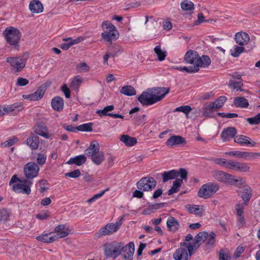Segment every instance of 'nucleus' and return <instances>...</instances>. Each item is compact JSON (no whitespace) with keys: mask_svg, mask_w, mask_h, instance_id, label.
Segmentation results:
<instances>
[{"mask_svg":"<svg viewBox=\"0 0 260 260\" xmlns=\"http://www.w3.org/2000/svg\"><path fill=\"white\" fill-rule=\"evenodd\" d=\"M93 123L89 122L84 123L77 126V131L82 132H89L92 131Z\"/></svg>","mask_w":260,"mask_h":260,"instance_id":"obj_48","label":"nucleus"},{"mask_svg":"<svg viewBox=\"0 0 260 260\" xmlns=\"http://www.w3.org/2000/svg\"><path fill=\"white\" fill-rule=\"evenodd\" d=\"M30 11L34 13H40L43 11V6L38 0H33L29 4Z\"/></svg>","mask_w":260,"mask_h":260,"instance_id":"obj_26","label":"nucleus"},{"mask_svg":"<svg viewBox=\"0 0 260 260\" xmlns=\"http://www.w3.org/2000/svg\"><path fill=\"white\" fill-rule=\"evenodd\" d=\"M54 232L56 234H53L56 238V239L67 237L69 235V229L66 228L64 224H59L54 229Z\"/></svg>","mask_w":260,"mask_h":260,"instance_id":"obj_20","label":"nucleus"},{"mask_svg":"<svg viewBox=\"0 0 260 260\" xmlns=\"http://www.w3.org/2000/svg\"><path fill=\"white\" fill-rule=\"evenodd\" d=\"M120 93L125 95L132 96L136 94V90L131 85H125L121 88Z\"/></svg>","mask_w":260,"mask_h":260,"instance_id":"obj_42","label":"nucleus"},{"mask_svg":"<svg viewBox=\"0 0 260 260\" xmlns=\"http://www.w3.org/2000/svg\"><path fill=\"white\" fill-rule=\"evenodd\" d=\"M152 92L143 91L138 98V101L143 106H149L162 100L170 91V88L165 87H155Z\"/></svg>","mask_w":260,"mask_h":260,"instance_id":"obj_2","label":"nucleus"},{"mask_svg":"<svg viewBox=\"0 0 260 260\" xmlns=\"http://www.w3.org/2000/svg\"><path fill=\"white\" fill-rule=\"evenodd\" d=\"M207 159L208 160L213 161L214 163L226 168L228 160H226L225 158H208Z\"/></svg>","mask_w":260,"mask_h":260,"instance_id":"obj_52","label":"nucleus"},{"mask_svg":"<svg viewBox=\"0 0 260 260\" xmlns=\"http://www.w3.org/2000/svg\"><path fill=\"white\" fill-rule=\"evenodd\" d=\"M181 7L184 11H190L194 9V5L189 1L185 0L181 2Z\"/></svg>","mask_w":260,"mask_h":260,"instance_id":"obj_50","label":"nucleus"},{"mask_svg":"<svg viewBox=\"0 0 260 260\" xmlns=\"http://www.w3.org/2000/svg\"><path fill=\"white\" fill-rule=\"evenodd\" d=\"M137 188L143 191L152 190L156 185V182L151 177H145L141 178L137 184Z\"/></svg>","mask_w":260,"mask_h":260,"instance_id":"obj_8","label":"nucleus"},{"mask_svg":"<svg viewBox=\"0 0 260 260\" xmlns=\"http://www.w3.org/2000/svg\"><path fill=\"white\" fill-rule=\"evenodd\" d=\"M100 151V146L96 141L91 142L89 146L85 150V154L91 156L92 155L97 153Z\"/></svg>","mask_w":260,"mask_h":260,"instance_id":"obj_27","label":"nucleus"},{"mask_svg":"<svg viewBox=\"0 0 260 260\" xmlns=\"http://www.w3.org/2000/svg\"><path fill=\"white\" fill-rule=\"evenodd\" d=\"M51 104L53 109L56 111H61L63 109L64 101L60 96H57L53 98L51 100Z\"/></svg>","mask_w":260,"mask_h":260,"instance_id":"obj_21","label":"nucleus"},{"mask_svg":"<svg viewBox=\"0 0 260 260\" xmlns=\"http://www.w3.org/2000/svg\"><path fill=\"white\" fill-rule=\"evenodd\" d=\"M39 143V137L34 134H31L25 141V144L29 145L32 150L38 149Z\"/></svg>","mask_w":260,"mask_h":260,"instance_id":"obj_22","label":"nucleus"},{"mask_svg":"<svg viewBox=\"0 0 260 260\" xmlns=\"http://www.w3.org/2000/svg\"><path fill=\"white\" fill-rule=\"evenodd\" d=\"M184 179L176 178L173 182V186L168 190V195L170 196L179 190V187L182 185Z\"/></svg>","mask_w":260,"mask_h":260,"instance_id":"obj_38","label":"nucleus"},{"mask_svg":"<svg viewBox=\"0 0 260 260\" xmlns=\"http://www.w3.org/2000/svg\"><path fill=\"white\" fill-rule=\"evenodd\" d=\"M246 121L251 125L258 124L260 123V113L254 117L247 118Z\"/></svg>","mask_w":260,"mask_h":260,"instance_id":"obj_53","label":"nucleus"},{"mask_svg":"<svg viewBox=\"0 0 260 260\" xmlns=\"http://www.w3.org/2000/svg\"><path fill=\"white\" fill-rule=\"evenodd\" d=\"M200 55L194 50H190L186 52L184 55V60L186 63L190 64L197 63Z\"/></svg>","mask_w":260,"mask_h":260,"instance_id":"obj_17","label":"nucleus"},{"mask_svg":"<svg viewBox=\"0 0 260 260\" xmlns=\"http://www.w3.org/2000/svg\"><path fill=\"white\" fill-rule=\"evenodd\" d=\"M236 171L239 172H247L250 170V167L246 162L237 161Z\"/></svg>","mask_w":260,"mask_h":260,"instance_id":"obj_47","label":"nucleus"},{"mask_svg":"<svg viewBox=\"0 0 260 260\" xmlns=\"http://www.w3.org/2000/svg\"><path fill=\"white\" fill-rule=\"evenodd\" d=\"M209 20L205 19V17L204 16L203 13H200L198 14V19L194 22V24L196 25H198L200 24L202 22H208Z\"/></svg>","mask_w":260,"mask_h":260,"instance_id":"obj_62","label":"nucleus"},{"mask_svg":"<svg viewBox=\"0 0 260 260\" xmlns=\"http://www.w3.org/2000/svg\"><path fill=\"white\" fill-rule=\"evenodd\" d=\"M155 53L157 55L158 59L159 61H163L165 59L167 56V52L162 51L160 48V46H156L154 49Z\"/></svg>","mask_w":260,"mask_h":260,"instance_id":"obj_46","label":"nucleus"},{"mask_svg":"<svg viewBox=\"0 0 260 260\" xmlns=\"http://www.w3.org/2000/svg\"><path fill=\"white\" fill-rule=\"evenodd\" d=\"M36 217L40 220H45L50 217V212L46 210L44 213L36 214Z\"/></svg>","mask_w":260,"mask_h":260,"instance_id":"obj_64","label":"nucleus"},{"mask_svg":"<svg viewBox=\"0 0 260 260\" xmlns=\"http://www.w3.org/2000/svg\"><path fill=\"white\" fill-rule=\"evenodd\" d=\"M108 51L111 54V56L114 57L123 52V49L121 46L116 44L110 43L108 48Z\"/></svg>","mask_w":260,"mask_h":260,"instance_id":"obj_30","label":"nucleus"},{"mask_svg":"<svg viewBox=\"0 0 260 260\" xmlns=\"http://www.w3.org/2000/svg\"><path fill=\"white\" fill-rule=\"evenodd\" d=\"M36 239L46 243H51L57 240L54 235H51V233L38 236L36 237Z\"/></svg>","mask_w":260,"mask_h":260,"instance_id":"obj_33","label":"nucleus"},{"mask_svg":"<svg viewBox=\"0 0 260 260\" xmlns=\"http://www.w3.org/2000/svg\"><path fill=\"white\" fill-rule=\"evenodd\" d=\"M234 104L236 107L247 108L249 106L248 100L244 97H236L234 99Z\"/></svg>","mask_w":260,"mask_h":260,"instance_id":"obj_39","label":"nucleus"},{"mask_svg":"<svg viewBox=\"0 0 260 260\" xmlns=\"http://www.w3.org/2000/svg\"><path fill=\"white\" fill-rule=\"evenodd\" d=\"M24 108L23 104L21 102H17L13 104L5 107L6 113L11 112H19Z\"/></svg>","mask_w":260,"mask_h":260,"instance_id":"obj_36","label":"nucleus"},{"mask_svg":"<svg viewBox=\"0 0 260 260\" xmlns=\"http://www.w3.org/2000/svg\"><path fill=\"white\" fill-rule=\"evenodd\" d=\"M3 35L7 43L13 46L15 49H18L19 48L21 33L18 28L13 26L8 27L3 31Z\"/></svg>","mask_w":260,"mask_h":260,"instance_id":"obj_3","label":"nucleus"},{"mask_svg":"<svg viewBox=\"0 0 260 260\" xmlns=\"http://www.w3.org/2000/svg\"><path fill=\"white\" fill-rule=\"evenodd\" d=\"M146 115H139L134 118V121L138 125L144 124L146 122Z\"/></svg>","mask_w":260,"mask_h":260,"instance_id":"obj_58","label":"nucleus"},{"mask_svg":"<svg viewBox=\"0 0 260 260\" xmlns=\"http://www.w3.org/2000/svg\"><path fill=\"white\" fill-rule=\"evenodd\" d=\"M187 211L191 214H194L196 215L201 216L203 213V210L198 207L197 205H193L189 207L187 209Z\"/></svg>","mask_w":260,"mask_h":260,"instance_id":"obj_49","label":"nucleus"},{"mask_svg":"<svg viewBox=\"0 0 260 260\" xmlns=\"http://www.w3.org/2000/svg\"><path fill=\"white\" fill-rule=\"evenodd\" d=\"M208 236H209V238L206 243V246H212L214 245L215 243V234L214 232H211L210 233Z\"/></svg>","mask_w":260,"mask_h":260,"instance_id":"obj_59","label":"nucleus"},{"mask_svg":"<svg viewBox=\"0 0 260 260\" xmlns=\"http://www.w3.org/2000/svg\"><path fill=\"white\" fill-rule=\"evenodd\" d=\"M229 185L238 187L240 189L241 187L246 185V182L242 178L238 177L236 178L235 176L232 175V177L230 180Z\"/></svg>","mask_w":260,"mask_h":260,"instance_id":"obj_37","label":"nucleus"},{"mask_svg":"<svg viewBox=\"0 0 260 260\" xmlns=\"http://www.w3.org/2000/svg\"><path fill=\"white\" fill-rule=\"evenodd\" d=\"M114 109V106L113 105H110L105 107L102 110H99L96 111V113L101 117H102L105 116H109V114H111V113H109V112H111Z\"/></svg>","mask_w":260,"mask_h":260,"instance_id":"obj_44","label":"nucleus"},{"mask_svg":"<svg viewBox=\"0 0 260 260\" xmlns=\"http://www.w3.org/2000/svg\"><path fill=\"white\" fill-rule=\"evenodd\" d=\"M13 190L18 193L29 194L31 192L30 186L23 184H15L12 186Z\"/></svg>","mask_w":260,"mask_h":260,"instance_id":"obj_24","label":"nucleus"},{"mask_svg":"<svg viewBox=\"0 0 260 260\" xmlns=\"http://www.w3.org/2000/svg\"><path fill=\"white\" fill-rule=\"evenodd\" d=\"M209 234L206 231L199 232L194 237L193 243L199 247L208 237Z\"/></svg>","mask_w":260,"mask_h":260,"instance_id":"obj_28","label":"nucleus"},{"mask_svg":"<svg viewBox=\"0 0 260 260\" xmlns=\"http://www.w3.org/2000/svg\"><path fill=\"white\" fill-rule=\"evenodd\" d=\"M102 27L104 30H114L115 26L108 21H104L102 24Z\"/></svg>","mask_w":260,"mask_h":260,"instance_id":"obj_61","label":"nucleus"},{"mask_svg":"<svg viewBox=\"0 0 260 260\" xmlns=\"http://www.w3.org/2000/svg\"><path fill=\"white\" fill-rule=\"evenodd\" d=\"M120 140L123 142L126 146H133L137 143V139L135 137H130L127 135H123L121 136Z\"/></svg>","mask_w":260,"mask_h":260,"instance_id":"obj_34","label":"nucleus"},{"mask_svg":"<svg viewBox=\"0 0 260 260\" xmlns=\"http://www.w3.org/2000/svg\"><path fill=\"white\" fill-rule=\"evenodd\" d=\"M50 83L48 85L47 83L43 84L39 86L36 91L30 94V101H38L41 99L47 89L49 86Z\"/></svg>","mask_w":260,"mask_h":260,"instance_id":"obj_15","label":"nucleus"},{"mask_svg":"<svg viewBox=\"0 0 260 260\" xmlns=\"http://www.w3.org/2000/svg\"><path fill=\"white\" fill-rule=\"evenodd\" d=\"M91 157V160L96 165H100L105 160L104 153L99 151V152L92 155Z\"/></svg>","mask_w":260,"mask_h":260,"instance_id":"obj_41","label":"nucleus"},{"mask_svg":"<svg viewBox=\"0 0 260 260\" xmlns=\"http://www.w3.org/2000/svg\"><path fill=\"white\" fill-rule=\"evenodd\" d=\"M239 192L242 193L241 197L242 198L244 204L247 205V204L249 202L251 196H252V191L250 187L246 184L241 187V189L239 190Z\"/></svg>","mask_w":260,"mask_h":260,"instance_id":"obj_19","label":"nucleus"},{"mask_svg":"<svg viewBox=\"0 0 260 260\" xmlns=\"http://www.w3.org/2000/svg\"><path fill=\"white\" fill-rule=\"evenodd\" d=\"M40 168L35 162L27 163L24 167V174L28 179H33L38 175Z\"/></svg>","mask_w":260,"mask_h":260,"instance_id":"obj_9","label":"nucleus"},{"mask_svg":"<svg viewBox=\"0 0 260 260\" xmlns=\"http://www.w3.org/2000/svg\"><path fill=\"white\" fill-rule=\"evenodd\" d=\"M17 138L16 137H14L12 139H10L5 142L2 143V145L4 147H9L13 145L17 142Z\"/></svg>","mask_w":260,"mask_h":260,"instance_id":"obj_63","label":"nucleus"},{"mask_svg":"<svg viewBox=\"0 0 260 260\" xmlns=\"http://www.w3.org/2000/svg\"><path fill=\"white\" fill-rule=\"evenodd\" d=\"M217 110L211 102L206 103L203 107V116L207 118H215L216 115L214 112Z\"/></svg>","mask_w":260,"mask_h":260,"instance_id":"obj_12","label":"nucleus"},{"mask_svg":"<svg viewBox=\"0 0 260 260\" xmlns=\"http://www.w3.org/2000/svg\"><path fill=\"white\" fill-rule=\"evenodd\" d=\"M219 185L216 183L209 182L203 185L199 189V197L207 199L211 197L218 189Z\"/></svg>","mask_w":260,"mask_h":260,"instance_id":"obj_4","label":"nucleus"},{"mask_svg":"<svg viewBox=\"0 0 260 260\" xmlns=\"http://www.w3.org/2000/svg\"><path fill=\"white\" fill-rule=\"evenodd\" d=\"M105 254L106 256L115 258L119 255L121 251L126 252L124 255V258L127 260H132L135 251V245L133 242L124 246L122 242L113 241L106 243L104 245Z\"/></svg>","mask_w":260,"mask_h":260,"instance_id":"obj_1","label":"nucleus"},{"mask_svg":"<svg viewBox=\"0 0 260 260\" xmlns=\"http://www.w3.org/2000/svg\"><path fill=\"white\" fill-rule=\"evenodd\" d=\"M229 84L230 86H232L234 89H237V90H238V89H240L243 86V83L240 80L235 81L231 80Z\"/></svg>","mask_w":260,"mask_h":260,"instance_id":"obj_56","label":"nucleus"},{"mask_svg":"<svg viewBox=\"0 0 260 260\" xmlns=\"http://www.w3.org/2000/svg\"><path fill=\"white\" fill-rule=\"evenodd\" d=\"M46 159L47 156L45 154L39 153L37 155V164L42 166L45 164Z\"/></svg>","mask_w":260,"mask_h":260,"instance_id":"obj_55","label":"nucleus"},{"mask_svg":"<svg viewBox=\"0 0 260 260\" xmlns=\"http://www.w3.org/2000/svg\"><path fill=\"white\" fill-rule=\"evenodd\" d=\"M122 218H121L120 220L117 221L115 223H109L107 224L96 233V237L99 238L101 236L110 235L116 232L122 224Z\"/></svg>","mask_w":260,"mask_h":260,"instance_id":"obj_7","label":"nucleus"},{"mask_svg":"<svg viewBox=\"0 0 260 260\" xmlns=\"http://www.w3.org/2000/svg\"><path fill=\"white\" fill-rule=\"evenodd\" d=\"M181 247H183V248L186 247L187 248V250L188 252V254L189 256H191L193 253V250H197L199 247L196 246L194 244L192 243H188L187 244L186 242H181L180 244Z\"/></svg>","mask_w":260,"mask_h":260,"instance_id":"obj_45","label":"nucleus"},{"mask_svg":"<svg viewBox=\"0 0 260 260\" xmlns=\"http://www.w3.org/2000/svg\"><path fill=\"white\" fill-rule=\"evenodd\" d=\"M147 204L149 205L148 207L145 209L142 212V214L144 215L150 214L151 213L155 212L158 209L165 206L164 203H156L151 205H150L149 203H148Z\"/></svg>","mask_w":260,"mask_h":260,"instance_id":"obj_29","label":"nucleus"},{"mask_svg":"<svg viewBox=\"0 0 260 260\" xmlns=\"http://www.w3.org/2000/svg\"><path fill=\"white\" fill-rule=\"evenodd\" d=\"M84 40L82 37H79L75 39H72L71 38H67L63 39V41L66 42V43H62L60 47L64 50H68L71 46L73 45L77 44Z\"/></svg>","mask_w":260,"mask_h":260,"instance_id":"obj_14","label":"nucleus"},{"mask_svg":"<svg viewBox=\"0 0 260 260\" xmlns=\"http://www.w3.org/2000/svg\"><path fill=\"white\" fill-rule=\"evenodd\" d=\"M101 37L102 38L109 42L112 43L113 40H116L119 38V32L116 28L113 30H105L104 32L102 33Z\"/></svg>","mask_w":260,"mask_h":260,"instance_id":"obj_11","label":"nucleus"},{"mask_svg":"<svg viewBox=\"0 0 260 260\" xmlns=\"http://www.w3.org/2000/svg\"><path fill=\"white\" fill-rule=\"evenodd\" d=\"M235 51L231 53V55L234 57H238L241 53L244 52V48L242 46H238L235 45L234 47Z\"/></svg>","mask_w":260,"mask_h":260,"instance_id":"obj_57","label":"nucleus"},{"mask_svg":"<svg viewBox=\"0 0 260 260\" xmlns=\"http://www.w3.org/2000/svg\"><path fill=\"white\" fill-rule=\"evenodd\" d=\"M211 63V59L209 56L208 55H203L202 57H199L197 63V65L199 66V68H206L208 67Z\"/></svg>","mask_w":260,"mask_h":260,"instance_id":"obj_40","label":"nucleus"},{"mask_svg":"<svg viewBox=\"0 0 260 260\" xmlns=\"http://www.w3.org/2000/svg\"><path fill=\"white\" fill-rule=\"evenodd\" d=\"M167 225L170 231L175 232L178 230L179 224L177 220L173 216L168 218L167 221Z\"/></svg>","mask_w":260,"mask_h":260,"instance_id":"obj_32","label":"nucleus"},{"mask_svg":"<svg viewBox=\"0 0 260 260\" xmlns=\"http://www.w3.org/2000/svg\"><path fill=\"white\" fill-rule=\"evenodd\" d=\"M235 40L237 44L243 46L249 41L248 35L244 32H239L235 35Z\"/></svg>","mask_w":260,"mask_h":260,"instance_id":"obj_23","label":"nucleus"},{"mask_svg":"<svg viewBox=\"0 0 260 260\" xmlns=\"http://www.w3.org/2000/svg\"><path fill=\"white\" fill-rule=\"evenodd\" d=\"M187 175L188 172L184 168H180L178 171L172 170L169 171H166L161 175L164 182H166L169 180L174 179L178 176H180L181 179H186Z\"/></svg>","mask_w":260,"mask_h":260,"instance_id":"obj_6","label":"nucleus"},{"mask_svg":"<svg viewBox=\"0 0 260 260\" xmlns=\"http://www.w3.org/2000/svg\"><path fill=\"white\" fill-rule=\"evenodd\" d=\"M86 159V157L85 155H79L75 157L71 158L67 162V164L69 165L75 164L77 166H80L85 164Z\"/></svg>","mask_w":260,"mask_h":260,"instance_id":"obj_31","label":"nucleus"},{"mask_svg":"<svg viewBox=\"0 0 260 260\" xmlns=\"http://www.w3.org/2000/svg\"><path fill=\"white\" fill-rule=\"evenodd\" d=\"M35 132L39 135L44 137L45 138L49 139L51 135L47 131V128L41 124H37L34 127Z\"/></svg>","mask_w":260,"mask_h":260,"instance_id":"obj_35","label":"nucleus"},{"mask_svg":"<svg viewBox=\"0 0 260 260\" xmlns=\"http://www.w3.org/2000/svg\"><path fill=\"white\" fill-rule=\"evenodd\" d=\"M173 256L175 260H188L187 252L183 247L176 249Z\"/></svg>","mask_w":260,"mask_h":260,"instance_id":"obj_25","label":"nucleus"},{"mask_svg":"<svg viewBox=\"0 0 260 260\" xmlns=\"http://www.w3.org/2000/svg\"><path fill=\"white\" fill-rule=\"evenodd\" d=\"M237 133L236 128L234 127H228L223 129L221 134L222 141H229L230 139L235 138Z\"/></svg>","mask_w":260,"mask_h":260,"instance_id":"obj_10","label":"nucleus"},{"mask_svg":"<svg viewBox=\"0 0 260 260\" xmlns=\"http://www.w3.org/2000/svg\"><path fill=\"white\" fill-rule=\"evenodd\" d=\"M227 100V98L225 96H220L216 99L214 102H211L213 104L214 107L215 109L218 110L221 108Z\"/></svg>","mask_w":260,"mask_h":260,"instance_id":"obj_43","label":"nucleus"},{"mask_svg":"<svg viewBox=\"0 0 260 260\" xmlns=\"http://www.w3.org/2000/svg\"><path fill=\"white\" fill-rule=\"evenodd\" d=\"M10 215V212L9 210L5 208H3L0 210V217L1 220L6 222L8 221L9 220Z\"/></svg>","mask_w":260,"mask_h":260,"instance_id":"obj_51","label":"nucleus"},{"mask_svg":"<svg viewBox=\"0 0 260 260\" xmlns=\"http://www.w3.org/2000/svg\"><path fill=\"white\" fill-rule=\"evenodd\" d=\"M225 154L229 156H234L238 158H245L247 157L255 158L256 156H260V153H253L243 152L240 151H233L225 152Z\"/></svg>","mask_w":260,"mask_h":260,"instance_id":"obj_13","label":"nucleus"},{"mask_svg":"<svg viewBox=\"0 0 260 260\" xmlns=\"http://www.w3.org/2000/svg\"><path fill=\"white\" fill-rule=\"evenodd\" d=\"M219 260H231L230 253L229 252L225 253L223 250H220L219 254Z\"/></svg>","mask_w":260,"mask_h":260,"instance_id":"obj_60","label":"nucleus"},{"mask_svg":"<svg viewBox=\"0 0 260 260\" xmlns=\"http://www.w3.org/2000/svg\"><path fill=\"white\" fill-rule=\"evenodd\" d=\"M28 56L29 53L25 52L22 56L7 57V62H9L16 72H20L25 67Z\"/></svg>","mask_w":260,"mask_h":260,"instance_id":"obj_5","label":"nucleus"},{"mask_svg":"<svg viewBox=\"0 0 260 260\" xmlns=\"http://www.w3.org/2000/svg\"><path fill=\"white\" fill-rule=\"evenodd\" d=\"M185 139L180 136H172L169 138L166 144L168 146L172 147L174 145H178L186 144Z\"/></svg>","mask_w":260,"mask_h":260,"instance_id":"obj_18","label":"nucleus"},{"mask_svg":"<svg viewBox=\"0 0 260 260\" xmlns=\"http://www.w3.org/2000/svg\"><path fill=\"white\" fill-rule=\"evenodd\" d=\"M234 142L241 145H251L255 146L256 143L252 141L249 137L244 135H238L234 139Z\"/></svg>","mask_w":260,"mask_h":260,"instance_id":"obj_16","label":"nucleus"},{"mask_svg":"<svg viewBox=\"0 0 260 260\" xmlns=\"http://www.w3.org/2000/svg\"><path fill=\"white\" fill-rule=\"evenodd\" d=\"M191 110V108L190 106L186 105V106H181L180 107H177L174 110L175 112H182L185 114L186 115L189 113Z\"/></svg>","mask_w":260,"mask_h":260,"instance_id":"obj_54","label":"nucleus"}]
</instances>
